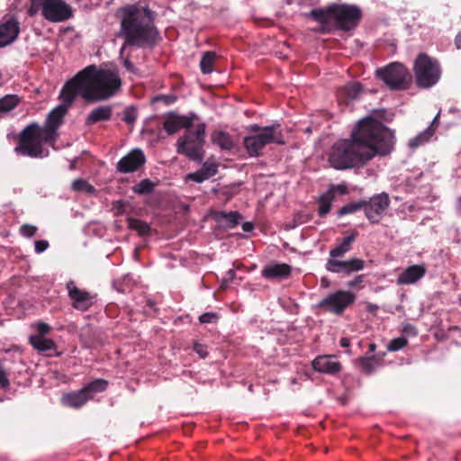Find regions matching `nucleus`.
Returning a JSON list of instances; mask_svg holds the SVG:
<instances>
[{"label":"nucleus","mask_w":461,"mask_h":461,"mask_svg":"<svg viewBox=\"0 0 461 461\" xmlns=\"http://www.w3.org/2000/svg\"><path fill=\"white\" fill-rule=\"evenodd\" d=\"M393 133L379 121L367 116L353 128L349 139L333 144L329 163L335 169L364 167L376 155H386L393 146Z\"/></svg>","instance_id":"obj_1"},{"label":"nucleus","mask_w":461,"mask_h":461,"mask_svg":"<svg viewBox=\"0 0 461 461\" xmlns=\"http://www.w3.org/2000/svg\"><path fill=\"white\" fill-rule=\"evenodd\" d=\"M76 95H80L87 102L104 101L113 96L122 86L115 70L98 69L88 66L68 81Z\"/></svg>","instance_id":"obj_2"},{"label":"nucleus","mask_w":461,"mask_h":461,"mask_svg":"<svg viewBox=\"0 0 461 461\" xmlns=\"http://www.w3.org/2000/svg\"><path fill=\"white\" fill-rule=\"evenodd\" d=\"M122 33L125 38V45L140 47L151 46L158 38V32L153 26L152 13L144 7L134 5L122 9Z\"/></svg>","instance_id":"obj_3"},{"label":"nucleus","mask_w":461,"mask_h":461,"mask_svg":"<svg viewBox=\"0 0 461 461\" xmlns=\"http://www.w3.org/2000/svg\"><path fill=\"white\" fill-rule=\"evenodd\" d=\"M309 16L323 26L324 30L336 27L349 31L357 26L361 18V10L351 5H331L327 8L313 9Z\"/></svg>","instance_id":"obj_4"},{"label":"nucleus","mask_w":461,"mask_h":461,"mask_svg":"<svg viewBox=\"0 0 461 461\" xmlns=\"http://www.w3.org/2000/svg\"><path fill=\"white\" fill-rule=\"evenodd\" d=\"M251 134L244 138V146L251 157H258L263 148L271 143L285 144L284 136L279 130V124L260 128L257 124L250 125Z\"/></svg>","instance_id":"obj_5"},{"label":"nucleus","mask_w":461,"mask_h":461,"mask_svg":"<svg viewBox=\"0 0 461 461\" xmlns=\"http://www.w3.org/2000/svg\"><path fill=\"white\" fill-rule=\"evenodd\" d=\"M53 141L50 135H47L41 130V127L32 124L23 130L19 146L15 150L29 157L43 158L47 157L49 152L44 150L42 143H51Z\"/></svg>","instance_id":"obj_6"},{"label":"nucleus","mask_w":461,"mask_h":461,"mask_svg":"<svg viewBox=\"0 0 461 461\" xmlns=\"http://www.w3.org/2000/svg\"><path fill=\"white\" fill-rule=\"evenodd\" d=\"M205 125L199 123L187 130L185 134L179 138L176 151L195 161H202L203 158V146L204 143Z\"/></svg>","instance_id":"obj_7"},{"label":"nucleus","mask_w":461,"mask_h":461,"mask_svg":"<svg viewBox=\"0 0 461 461\" xmlns=\"http://www.w3.org/2000/svg\"><path fill=\"white\" fill-rule=\"evenodd\" d=\"M414 75L418 86L429 88L436 85L441 76L438 62L425 53L418 55L413 66Z\"/></svg>","instance_id":"obj_8"},{"label":"nucleus","mask_w":461,"mask_h":461,"mask_svg":"<svg viewBox=\"0 0 461 461\" xmlns=\"http://www.w3.org/2000/svg\"><path fill=\"white\" fill-rule=\"evenodd\" d=\"M62 103L54 108L48 115L46 125L41 130L55 140L57 137V129L62 122V119L68 113V107L74 103L77 95L72 90L71 86L67 82L63 86L60 95Z\"/></svg>","instance_id":"obj_9"},{"label":"nucleus","mask_w":461,"mask_h":461,"mask_svg":"<svg viewBox=\"0 0 461 461\" xmlns=\"http://www.w3.org/2000/svg\"><path fill=\"white\" fill-rule=\"evenodd\" d=\"M376 74L392 89H405L411 81L408 69L401 63H392L379 68Z\"/></svg>","instance_id":"obj_10"},{"label":"nucleus","mask_w":461,"mask_h":461,"mask_svg":"<svg viewBox=\"0 0 461 461\" xmlns=\"http://www.w3.org/2000/svg\"><path fill=\"white\" fill-rule=\"evenodd\" d=\"M356 300V295L345 290H339L323 298L319 306L325 311L339 315Z\"/></svg>","instance_id":"obj_11"},{"label":"nucleus","mask_w":461,"mask_h":461,"mask_svg":"<svg viewBox=\"0 0 461 461\" xmlns=\"http://www.w3.org/2000/svg\"><path fill=\"white\" fill-rule=\"evenodd\" d=\"M41 13L44 18L53 23H59L72 17V9L64 0H43Z\"/></svg>","instance_id":"obj_12"},{"label":"nucleus","mask_w":461,"mask_h":461,"mask_svg":"<svg viewBox=\"0 0 461 461\" xmlns=\"http://www.w3.org/2000/svg\"><path fill=\"white\" fill-rule=\"evenodd\" d=\"M66 287L68 297L72 301V306L75 309L87 311L94 304L95 295L78 288L74 281L68 282Z\"/></svg>","instance_id":"obj_13"},{"label":"nucleus","mask_w":461,"mask_h":461,"mask_svg":"<svg viewBox=\"0 0 461 461\" xmlns=\"http://www.w3.org/2000/svg\"><path fill=\"white\" fill-rule=\"evenodd\" d=\"M20 32V23L13 16L6 14L0 22V48L13 43Z\"/></svg>","instance_id":"obj_14"},{"label":"nucleus","mask_w":461,"mask_h":461,"mask_svg":"<svg viewBox=\"0 0 461 461\" xmlns=\"http://www.w3.org/2000/svg\"><path fill=\"white\" fill-rule=\"evenodd\" d=\"M389 203V197L384 193L373 196L368 203H365L366 216L370 221L377 222Z\"/></svg>","instance_id":"obj_15"},{"label":"nucleus","mask_w":461,"mask_h":461,"mask_svg":"<svg viewBox=\"0 0 461 461\" xmlns=\"http://www.w3.org/2000/svg\"><path fill=\"white\" fill-rule=\"evenodd\" d=\"M365 267V261L360 258H351L349 260H337L330 258L326 263V269L331 273H344L349 275L357 272Z\"/></svg>","instance_id":"obj_16"},{"label":"nucleus","mask_w":461,"mask_h":461,"mask_svg":"<svg viewBox=\"0 0 461 461\" xmlns=\"http://www.w3.org/2000/svg\"><path fill=\"white\" fill-rule=\"evenodd\" d=\"M146 161L143 151L135 149L124 156L117 163V170L121 173H131L138 170Z\"/></svg>","instance_id":"obj_17"},{"label":"nucleus","mask_w":461,"mask_h":461,"mask_svg":"<svg viewBox=\"0 0 461 461\" xmlns=\"http://www.w3.org/2000/svg\"><path fill=\"white\" fill-rule=\"evenodd\" d=\"M427 273L425 264H417L404 268L397 276L399 285H410L418 283Z\"/></svg>","instance_id":"obj_18"},{"label":"nucleus","mask_w":461,"mask_h":461,"mask_svg":"<svg viewBox=\"0 0 461 461\" xmlns=\"http://www.w3.org/2000/svg\"><path fill=\"white\" fill-rule=\"evenodd\" d=\"M312 367L320 373L335 375L341 370V364L336 359L335 356L323 355L317 357L312 361Z\"/></svg>","instance_id":"obj_19"},{"label":"nucleus","mask_w":461,"mask_h":461,"mask_svg":"<svg viewBox=\"0 0 461 461\" xmlns=\"http://www.w3.org/2000/svg\"><path fill=\"white\" fill-rule=\"evenodd\" d=\"M192 120L186 116L169 113L165 117L163 128L167 134H174L181 129L192 127Z\"/></svg>","instance_id":"obj_20"},{"label":"nucleus","mask_w":461,"mask_h":461,"mask_svg":"<svg viewBox=\"0 0 461 461\" xmlns=\"http://www.w3.org/2000/svg\"><path fill=\"white\" fill-rule=\"evenodd\" d=\"M440 112L435 116L429 126L425 129L423 131L420 132L415 137L411 138L409 140V147L411 149H417L420 146H423L427 142H429L435 134L436 129L438 128L439 122Z\"/></svg>","instance_id":"obj_21"},{"label":"nucleus","mask_w":461,"mask_h":461,"mask_svg":"<svg viewBox=\"0 0 461 461\" xmlns=\"http://www.w3.org/2000/svg\"><path fill=\"white\" fill-rule=\"evenodd\" d=\"M112 106L102 105L92 110L86 118V124L92 125L99 122L109 121L112 117Z\"/></svg>","instance_id":"obj_22"},{"label":"nucleus","mask_w":461,"mask_h":461,"mask_svg":"<svg viewBox=\"0 0 461 461\" xmlns=\"http://www.w3.org/2000/svg\"><path fill=\"white\" fill-rule=\"evenodd\" d=\"M91 398L92 395L87 394V390H85V388H83L77 392H74L64 395L62 398V402L65 405L78 408L84 405Z\"/></svg>","instance_id":"obj_23"},{"label":"nucleus","mask_w":461,"mask_h":461,"mask_svg":"<svg viewBox=\"0 0 461 461\" xmlns=\"http://www.w3.org/2000/svg\"><path fill=\"white\" fill-rule=\"evenodd\" d=\"M290 272V266L286 264H275L267 266L262 271V276L266 278H279L289 276Z\"/></svg>","instance_id":"obj_24"},{"label":"nucleus","mask_w":461,"mask_h":461,"mask_svg":"<svg viewBox=\"0 0 461 461\" xmlns=\"http://www.w3.org/2000/svg\"><path fill=\"white\" fill-rule=\"evenodd\" d=\"M211 140L212 144L225 150H230L234 146V142L230 135L223 131H214L212 132Z\"/></svg>","instance_id":"obj_25"},{"label":"nucleus","mask_w":461,"mask_h":461,"mask_svg":"<svg viewBox=\"0 0 461 461\" xmlns=\"http://www.w3.org/2000/svg\"><path fill=\"white\" fill-rule=\"evenodd\" d=\"M356 235L352 233L347 237H345L340 244L336 246L330 251V258H337L343 257L347 252L351 249V244L355 240Z\"/></svg>","instance_id":"obj_26"},{"label":"nucleus","mask_w":461,"mask_h":461,"mask_svg":"<svg viewBox=\"0 0 461 461\" xmlns=\"http://www.w3.org/2000/svg\"><path fill=\"white\" fill-rule=\"evenodd\" d=\"M30 343L38 351L45 352L55 348V343L52 339L41 335L31 336Z\"/></svg>","instance_id":"obj_27"},{"label":"nucleus","mask_w":461,"mask_h":461,"mask_svg":"<svg viewBox=\"0 0 461 461\" xmlns=\"http://www.w3.org/2000/svg\"><path fill=\"white\" fill-rule=\"evenodd\" d=\"M358 367L366 374H371L380 366V360L375 357H363L357 360Z\"/></svg>","instance_id":"obj_28"},{"label":"nucleus","mask_w":461,"mask_h":461,"mask_svg":"<svg viewBox=\"0 0 461 461\" xmlns=\"http://www.w3.org/2000/svg\"><path fill=\"white\" fill-rule=\"evenodd\" d=\"M21 103V98L16 95H6L0 99V113H9Z\"/></svg>","instance_id":"obj_29"},{"label":"nucleus","mask_w":461,"mask_h":461,"mask_svg":"<svg viewBox=\"0 0 461 461\" xmlns=\"http://www.w3.org/2000/svg\"><path fill=\"white\" fill-rule=\"evenodd\" d=\"M333 200L334 194H332L331 191H328L320 197L318 208V212L320 216H324L330 212Z\"/></svg>","instance_id":"obj_30"},{"label":"nucleus","mask_w":461,"mask_h":461,"mask_svg":"<svg viewBox=\"0 0 461 461\" xmlns=\"http://www.w3.org/2000/svg\"><path fill=\"white\" fill-rule=\"evenodd\" d=\"M215 58V53L212 51L203 54L200 62V68L203 74H209L212 71Z\"/></svg>","instance_id":"obj_31"},{"label":"nucleus","mask_w":461,"mask_h":461,"mask_svg":"<svg viewBox=\"0 0 461 461\" xmlns=\"http://www.w3.org/2000/svg\"><path fill=\"white\" fill-rule=\"evenodd\" d=\"M362 88L358 83H350L347 85L342 90V94L348 100L356 99L361 94Z\"/></svg>","instance_id":"obj_32"},{"label":"nucleus","mask_w":461,"mask_h":461,"mask_svg":"<svg viewBox=\"0 0 461 461\" xmlns=\"http://www.w3.org/2000/svg\"><path fill=\"white\" fill-rule=\"evenodd\" d=\"M154 184L149 179H143L132 188L135 194H150L154 189Z\"/></svg>","instance_id":"obj_33"},{"label":"nucleus","mask_w":461,"mask_h":461,"mask_svg":"<svg viewBox=\"0 0 461 461\" xmlns=\"http://www.w3.org/2000/svg\"><path fill=\"white\" fill-rule=\"evenodd\" d=\"M129 227L142 236L147 235L150 230L149 226L146 222L137 219H130Z\"/></svg>","instance_id":"obj_34"},{"label":"nucleus","mask_w":461,"mask_h":461,"mask_svg":"<svg viewBox=\"0 0 461 461\" xmlns=\"http://www.w3.org/2000/svg\"><path fill=\"white\" fill-rule=\"evenodd\" d=\"M106 386L107 382L105 380L97 379L85 387V390H87V394H91L93 396V394L95 393L104 391Z\"/></svg>","instance_id":"obj_35"},{"label":"nucleus","mask_w":461,"mask_h":461,"mask_svg":"<svg viewBox=\"0 0 461 461\" xmlns=\"http://www.w3.org/2000/svg\"><path fill=\"white\" fill-rule=\"evenodd\" d=\"M72 189L77 192L92 194L95 192L93 185H89L86 180L77 179L72 183Z\"/></svg>","instance_id":"obj_36"},{"label":"nucleus","mask_w":461,"mask_h":461,"mask_svg":"<svg viewBox=\"0 0 461 461\" xmlns=\"http://www.w3.org/2000/svg\"><path fill=\"white\" fill-rule=\"evenodd\" d=\"M408 343L407 339L404 337H399L390 341L387 346L389 351H398L403 348Z\"/></svg>","instance_id":"obj_37"},{"label":"nucleus","mask_w":461,"mask_h":461,"mask_svg":"<svg viewBox=\"0 0 461 461\" xmlns=\"http://www.w3.org/2000/svg\"><path fill=\"white\" fill-rule=\"evenodd\" d=\"M201 169L203 170L204 175L208 178H210V177L213 176L214 175H216V173L218 172V164L215 162L206 161L203 165V167Z\"/></svg>","instance_id":"obj_38"},{"label":"nucleus","mask_w":461,"mask_h":461,"mask_svg":"<svg viewBox=\"0 0 461 461\" xmlns=\"http://www.w3.org/2000/svg\"><path fill=\"white\" fill-rule=\"evenodd\" d=\"M137 115V110L133 107H129L124 111L123 121L131 125L136 121Z\"/></svg>","instance_id":"obj_39"},{"label":"nucleus","mask_w":461,"mask_h":461,"mask_svg":"<svg viewBox=\"0 0 461 461\" xmlns=\"http://www.w3.org/2000/svg\"><path fill=\"white\" fill-rule=\"evenodd\" d=\"M219 320V315L215 312H205L199 317V321L203 324L215 323Z\"/></svg>","instance_id":"obj_40"},{"label":"nucleus","mask_w":461,"mask_h":461,"mask_svg":"<svg viewBox=\"0 0 461 461\" xmlns=\"http://www.w3.org/2000/svg\"><path fill=\"white\" fill-rule=\"evenodd\" d=\"M360 207H361L360 203H349V204H347V205H345V206H343L342 208L339 209V215L342 216V215L353 213V212H357V210H359Z\"/></svg>","instance_id":"obj_41"},{"label":"nucleus","mask_w":461,"mask_h":461,"mask_svg":"<svg viewBox=\"0 0 461 461\" xmlns=\"http://www.w3.org/2000/svg\"><path fill=\"white\" fill-rule=\"evenodd\" d=\"M185 178L187 180H192L196 183H202L204 180L208 179V177L204 175V173L203 172L202 169H200L194 173L188 174Z\"/></svg>","instance_id":"obj_42"},{"label":"nucleus","mask_w":461,"mask_h":461,"mask_svg":"<svg viewBox=\"0 0 461 461\" xmlns=\"http://www.w3.org/2000/svg\"><path fill=\"white\" fill-rule=\"evenodd\" d=\"M223 218H225L232 226L236 225L240 219V215L237 212H221Z\"/></svg>","instance_id":"obj_43"},{"label":"nucleus","mask_w":461,"mask_h":461,"mask_svg":"<svg viewBox=\"0 0 461 461\" xmlns=\"http://www.w3.org/2000/svg\"><path fill=\"white\" fill-rule=\"evenodd\" d=\"M37 231V228L33 225L24 224L21 226L20 232L23 236L31 238L32 237Z\"/></svg>","instance_id":"obj_44"},{"label":"nucleus","mask_w":461,"mask_h":461,"mask_svg":"<svg viewBox=\"0 0 461 461\" xmlns=\"http://www.w3.org/2000/svg\"><path fill=\"white\" fill-rule=\"evenodd\" d=\"M38 335L43 336L50 330V326L45 322H38L35 324Z\"/></svg>","instance_id":"obj_45"},{"label":"nucleus","mask_w":461,"mask_h":461,"mask_svg":"<svg viewBox=\"0 0 461 461\" xmlns=\"http://www.w3.org/2000/svg\"><path fill=\"white\" fill-rule=\"evenodd\" d=\"M49 247V242L47 240H37L35 241V251L37 253H42Z\"/></svg>","instance_id":"obj_46"},{"label":"nucleus","mask_w":461,"mask_h":461,"mask_svg":"<svg viewBox=\"0 0 461 461\" xmlns=\"http://www.w3.org/2000/svg\"><path fill=\"white\" fill-rule=\"evenodd\" d=\"M235 276H236L235 270L234 269H230L227 272V276L222 281V285H227L230 282L234 280Z\"/></svg>","instance_id":"obj_47"},{"label":"nucleus","mask_w":461,"mask_h":461,"mask_svg":"<svg viewBox=\"0 0 461 461\" xmlns=\"http://www.w3.org/2000/svg\"><path fill=\"white\" fill-rule=\"evenodd\" d=\"M194 351H195L198 355H200L202 357H206V356H207V350H206V348H205L203 345H201V344H195V345H194Z\"/></svg>","instance_id":"obj_48"},{"label":"nucleus","mask_w":461,"mask_h":461,"mask_svg":"<svg viewBox=\"0 0 461 461\" xmlns=\"http://www.w3.org/2000/svg\"><path fill=\"white\" fill-rule=\"evenodd\" d=\"M335 190L339 192L340 194H346L348 192V187L346 185H338L332 186L331 189H330L329 191H331L332 194H334Z\"/></svg>","instance_id":"obj_49"},{"label":"nucleus","mask_w":461,"mask_h":461,"mask_svg":"<svg viewBox=\"0 0 461 461\" xmlns=\"http://www.w3.org/2000/svg\"><path fill=\"white\" fill-rule=\"evenodd\" d=\"M403 330L407 333L416 335V330L413 326L407 324L404 326Z\"/></svg>","instance_id":"obj_50"},{"label":"nucleus","mask_w":461,"mask_h":461,"mask_svg":"<svg viewBox=\"0 0 461 461\" xmlns=\"http://www.w3.org/2000/svg\"><path fill=\"white\" fill-rule=\"evenodd\" d=\"M362 281H363V277H362V276H357V277L355 278V280H354V281L350 282L348 285H349L350 287H353V286L357 285L358 283H361Z\"/></svg>","instance_id":"obj_51"},{"label":"nucleus","mask_w":461,"mask_h":461,"mask_svg":"<svg viewBox=\"0 0 461 461\" xmlns=\"http://www.w3.org/2000/svg\"><path fill=\"white\" fill-rule=\"evenodd\" d=\"M339 344H340V346H341V347H343V348H348V347H349V345H350V341H349V339H347V338H342V339H340V341H339Z\"/></svg>","instance_id":"obj_52"},{"label":"nucleus","mask_w":461,"mask_h":461,"mask_svg":"<svg viewBox=\"0 0 461 461\" xmlns=\"http://www.w3.org/2000/svg\"><path fill=\"white\" fill-rule=\"evenodd\" d=\"M243 230L251 231L253 230V225L250 222H245L242 226Z\"/></svg>","instance_id":"obj_53"},{"label":"nucleus","mask_w":461,"mask_h":461,"mask_svg":"<svg viewBox=\"0 0 461 461\" xmlns=\"http://www.w3.org/2000/svg\"><path fill=\"white\" fill-rule=\"evenodd\" d=\"M455 44L457 49H461V33H458L455 39Z\"/></svg>","instance_id":"obj_54"},{"label":"nucleus","mask_w":461,"mask_h":461,"mask_svg":"<svg viewBox=\"0 0 461 461\" xmlns=\"http://www.w3.org/2000/svg\"><path fill=\"white\" fill-rule=\"evenodd\" d=\"M124 66L129 70H131L133 67L132 64L128 59L124 61Z\"/></svg>","instance_id":"obj_55"},{"label":"nucleus","mask_w":461,"mask_h":461,"mask_svg":"<svg viewBox=\"0 0 461 461\" xmlns=\"http://www.w3.org/2000/svg\"><path fill=\"white\" fill-rule=\"evenodd\" d=\"M375 348H376L375 344L371 343V344L369 345V351H370V352H374V351L375 350Z\"/></svg>","instance_id":"obj_56"},{"label":"nucleus","mask_w":461,"mask_h":461,"mask_svg":"<svg viewBox=\"0 0 461 461\" xmlns=\"http://www.w3.org/2000/svg\"><path fill=\"white\" fill-rule=\"evenodd\" d=\"M306 131H307V132H311V129H310V128H307V129H306Z\"/></svg>","instance_id":"obj_57"},{"label":"nucleus","mask_w":461,"mask_h":461,"mask_svg":"<svg viewBox=\"0 0 461 461\" xmlns=\"http://www.w3.org/2000/svg\"><path fill=\"white\" fill-rule=\"evenodd\" d=\"M30 14H33L32 8H31V10H30Z\"/></svg>","instance_id":"obj_58"},{"label":"nucleus","mask_w":461,"mask_h":461,"mask_svg":"<svg viewBox=\"0 0 461 461\" xmlns=\"http://www.w3.org/2000/svg\"><path fill=\"white\" fill-rule=\"evenodd\" d=\"M458 201H459V203L461 204V197L459 198V200H458Z\"/></svg>","instance_id":"obj_59"}]
</instances>
